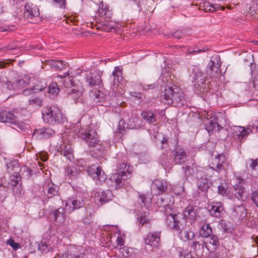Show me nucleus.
Wrapping results in <instances>:
<instances>
[{"label": "nucleus", "instance_id": "obj_55", "mask_svg": "<svg viewBox=\"0 0 258 258\" xmlns=\"http://www.w3.org/2000/svg\"><path fill=\"white\" fill-rule=\"evenodd\" d=\"M69 255L70 258H88L85 253H79L73 251V253H70Z\"/></svg>", "mask_w": 258, "mask_h": 258}, {"label": "nucleus", "instance_id": "obj_41", "mask_svg": "<svg viewBox=\"0 0 258 258\" xmlns=\"http://www.w3.org/2000/svg\"><path fill=\"white\" fill-rule=\"evenodd\" d=\"M110 18L105 19V21L103 22L102 29L107 32L115 30L116 24L114 21L110 20Z\"/></svg>", "mask_w": 258, "mask_h": 258}, {"label": "nucleus", "instance_id": "obj_30", "mask_svg": "<svg viewBox=\"0 0 258 258\" xmlns=\"http://www.w3.org/2000/svg\"><path fill=\"white\" fill-rule=\"evenodd\" d=\"M217 118L215 117H211L208 119L205 123L206 129L210 134L213 131H219L222 128L217 122Z\"/></svg>", "mask_w": 258, "mask_h": 258}, {"label": "nucleus", "instance_id": "obj_3", "mask_svg": "<svg viewBox=\"0 0 258 258\" xmlns=\"http://www.w3.org/2000/svg\"><path fill=\"white\" fill-rule=\"evenodd\" d=\"M81 138L85 140L90 147V152L92 156L98 158L104 154L105 148L99 143L98 135L95 131L90 130L88 132L82 134Z\"/></svg>", "mask_w": 258, "mask_h": 258}, {"label": "nucleus", "instance_id": "obj_36", "mask_svg": "<svg viewBox=\"0 0 258 258\" xmlns=\"http://www.w3.org/2000/svg\"><path fill=\"white\" fill-rule=\"evenodd\" d=\"M65 172L69 178L75 179L80 175L81 170L74 166H67L65 168Z\"/></svg>", "mask_w": 258, "mask_h": 258}, {"label": "nucleus", "instance_id": "obj_64", "mask_svg": "<svg viewBox=\"0 0 258 258\" xmlns=\"http://www.w3.org/2000/svg\"><path fill=\"white\" fill-rule=\"evenodd\" d=\"M61 154H62L64 157L67 158V159L71 160V157L72 156V152L71 151L69 150H64L61 152Z\"/></svg>", "mask_w": 258, "mask_h": 258}, {"label": "nucleus", "instance_id": "obj_23", "mask_svg": "<svg viewBox=\"0 0 258 258\" xmlns=\"http://www.w3.org/2000/svg\"><path fill=\"white\" fill-rule=\"evenodd\" d=\"M67 97L77 103V100L83 95V90L81 86L77 85L72 88H69L67 90Z\"/></svg>", "mask_w": 258, "mask_h": 258}, {"label": "nucleus", "instance_id": "obj_63", "mask_svg": "<svg viewBox=\"0 0 258 258\" xmlns=\"http://www.w3.org/2000/svg\"><path fill=\"white\" fill-rule=\"evenodd\" d=\"M252 83L253 88L258 91V73L253 77Z\"/></svg>", "mask_w": 258, "mask_h": 258}, {"label": "nucleus", "instance_id": "obj_57", "mask_svg": "<svg viewBox=\"0 0 258 258\" xmlns=\"http://www.w3.org/2000/svg\"><path fill=\"white\" fill-rule=\"evenodd\" d=\"M141 87L144 90L147 91L148 90H153L158 88V85L157 83H154L149 85L141 84Z\"/></svg>", "mask_w": 258, "mask_h": 258}, {"label": "nucleus", "instance_id": "obj_49", "mask_svg": "<svg viewBox=\"0 0 258 258\" xmlns=\"http://www.w3.org/2000/svg\"><path fill=\"white\" fill-rule=\"evenodd\" d=\"M171 77V75L166 70H162L161 72V80L163 83H170V81L172 80Z\"/></svg>", "mask_w": 258, "mask_h": 258}, {"label": "nucleus", "instance_id": "obj_13", "mask_svg": "<svg viewBox=\"0 0 258 258\" xmlns=\"http://www.w3.org/2000/svg\"><path fill=\"white\" fill-rule=\"evenodd\" d=\"M252 133V129L248 127L235 126L232 128V134L234 137L240 142L245 140L247 136Z\"/></svg>", "mask_w": 258, "mask_h": 258}, {"label": "nucleus", "instance_id": "obj_21", "mask_svg": "<svg viewBox=\"0 0 258 258\" xmlns=\"http://www.w3.org/2000/svg\"><path fill=\"white\" fill-rule=\"evenodd\" d=\"M167 189V182L164 180L156 179L151 185V189L155 191V194H161L165 192Z\"/></svg>", "mask_w": 258, "mask_h": 258}, {"label": "nucleus", "instance_id": "obj_20", "mask_svg": "<svg viewBox=\"0 0 258 258\" xmlns=\"http://www.w3.org/2000/svg\"><path fill=\"white\" fill-rule=\"evenodd\" d=\"M9 185L12 187L13 192L16 194L20 193L21 181V177L18 172H15L10 176V182Z\"/></svg>", "mask_w": 258, "mask_h": 258}, {"label": "nucleus", "instance_id": "obj_59", "mask_svg": "<svg viewBox=\"0 0 258 258\" xmlns=\"http://www.w3.org/2000/svg\"><path fill=\"white\" fill-rule=\"evenodd\" d=\"M2 50L7 51V50H18L17 46L14 43L9 44L6 47H4L1 48Z\"/></svg>", "mask_w": 258, "mask_h": 258}, {"label": "nucleus", "instance_id": "obj_26", "mask_svg": "<svg viewBox=\"0 0 258 258\" xmlns=\"http://www.w3.org/2000/svg\"><path fill=\"white\" fill-rule=\"evenodd\" d=\"M206 243V248L210 251L215 250L219 245V241L217 236L211 235L204 238Z\"/></svg>", "mask_w": 258, "mask_h": 258}, {"label": "nucleus", "instance_id": "obj_28", "mask_svg": "<svg viewBox=\"0 0 258 258\" xmlns=\"http://www.w3.org/2000/svg\"><path fill=\"white\" fill-rule=\"evenodd\" d=\"M232 194L238 200L242 201H245L248 197L245 187L239 185H235L233 186Z\"/></svg>", "mask_w": 258, "mask_h": 258}, {"label": "nucleus", "instance_id": "obj_5", "mask_svg": "<svg viewBox=\"0 0 258 258\" xmlns=\"http://www.w3.org/2000/svg\"><path fill=\"white\" fill-rule=\"evenodd\" d=\"M192 74H194L192 82L194 84L195 90L199 92H207L208 90L207 75L201 72L199 68L194 66L192 68Z\"/></svg>", "mask_w": 258, "mask_h": 258}, {"label": "nucleus", "instance_id": "obj_37", "mask_svg": "<svg viewBox=\"0 0 258 258\" xmlns=\"http://www.w3.org/2000/svg\"><path fill=\"white\" fill-rule=\"evenodd\" d=\"M47 64L50 66L51 68H54L56 70H62L66 65V64L62 60H48Z\"/></svg>", "mask_w": 258, "mask_h": 258}, {"label": "nucleus", "instance_id": "obj_12", "mask_svg": "<svg viewBox=\"0 0 258 258\" xmlns=\"http://www.w3.org/2000/svg\"><path fill=\"white\" fill-rule=\"evenodd\" d=\"M161 233L160 231L149 232L144 238L145 244L152 247H157L160 242Z\"/></svg>", "mask_w": 258, "mask_h": 258}, {"label": "nucleus", "instance_id": "obj_39", "mask_svg": "<svg viewBox=\"0 0 258 258\" xmlns=\"http://www.w3.org/2000/svg\"><path fill=\"white\" fill-rule=\"evenodd\" d=\"M179 235L182 240L186 241L192 239L194 237V233L190 230L184 229L180 231Z\"/></svg>", "mask_w": 258, "mask_h": 258}, {"label": "nucleus", "instance_id": "obj_62", "mask_svg": "<svg viewBox=\"0 0 258 258\" xmlns=\"http://www.w3.org/2000/svg\"><path fill=\"white\" fill-rule=\"evenodd\" d=\"M15 83L17 86V90L24 87L27 84L26 81L23 79H18Z\"/></svg>", "mask_w": 258, "mask_h": 258}, {"label": "nucleus", "instance_id": "obj_2", "mask_svg": "<svg viewBox=\"0 0 258 258\" xmlns=\"http://www.w3.org/2000/svg\"><path fill=\"white\" fill-rule=\"evenodd\" d=\"M133 169L127 163L119 165L117 172L112 174L107 180L109 186L115 189L119 188L124 184L125 181L131 174Z\"/></svg>", "mask_w": 258, "mask_h": 258}, {"label": "nucleus", "instance_id": "obj_52", "mask_svg": "<svg viewBox=\"0 0 258 258\" xmlns=\"http://www.w3.org/2000/svg\"><path fill=\"white\" fill-rule=\"evenodd\" d=\"M91 96L93 98V99L97 102L100 101V99L103 98V93L101 92V91L99 90H95L94 92H92Z\"/></svg>", "mask_w": 258, "mask_h": 258}, {"label": "nucleus", "instance_id": "obj_27", "mask_svg": "<svg viewBox=\"0 0 258 258\" xmlns=\"http://www.w3.org/2000/svg\"><path fill=\"white\" fill-rule=\"evenodd\" d=\"M97 194V196L95 195V200L100 202L101 205L111 201L113 197L112 192L109 190L98 192Z\"/></svg>", "mask_w": 258, "mask_h": 258}, {"label": "nucleus", "instance_id": "obj_40", "mask_svg": "<svg viewBox=\"0 0 258 258\" xmlns=\"http://www.w3.org/2000/svg\"><path fill=\"white\" fill-rule=\"evenodd\" d=\"M212 232V228L209 224H205L201 227L200 230V234L201 237L203 238L207 237L211 235Z\"/></svg>", "mask_w": 258, "mask_h": 258}, {"label": "nucleus", "instance_id": "obj_32", "mask_svg": "<svg viewBox=\"0 0 258 258\" xmlns=\"http://www.w3.org/2000/svg\"><path fill=\"white\" fill-rule=\"evenodd\" d=\"M50 215L52 216L55 221L60 223H63L66 219L64 209L63 208H59L53 211L50 213Z\"/></svg>", "mask_w": 258, "mask_h": 258}, {"label": "nucleus", "instance_id": "obj_25", "mask_svg": "<svg viewBox=\"0 0 258 258\" xmlns=\"http://www.w3.org/2000/svg\"><path fill=\"white\" fill-rule=\"evenodd\" d=\"M198 208L196 206L188 205L184 210L183 218L185 220L189 219L195 221L197 219Z\"/></svg>", "mask_w": 258, "mask_h": 258}, {"label": "nucleus", "instance_id": "obj_16", "mask_svg": "<svg viewBox=\"0 0 258 258\" xmlns=\"http://www.w3.org/2000/svg\"><path fill=\"white\" fill-rule=\"evenodd\" d=\"M220 64L218 61V57L216 56L214 60H211L209 62L206 70L207 74L212 77H216L220 73Z\"/></svg>", "mask_w": 258, "mask_h": 258}, {"label": "nucleus", "instance_id": "obj_56", "mask_svg": "<svg viewBox=\"0 0 258 258\" xmlns=\"http://www.w3.org/2000/svg\"><path fill=\"white\" fill-rule=\"evenodd\" d=\"M29 104L40 107L42 106V100L39 98H34L29 100Z\"/></svg>", "mask_w": 258, "mask_h": 258}, {"label": "nucleus", "instance_id": "obj_1", "mask_svg": "<svg viewBox=\"0 0 258 258\" xmlns=\"http://www.w3.org/2000/svg\"><path fill=\"white\" fill-rule=\"evenodd\" d=\"M218 161L216 168L213 167H208L205 168H202L198 166L196 164H192L191 166L187 165L185 167H182V169L184 171V177L186 179L188 177H196L198 179L203 178V172H207L209 171L214 172H220L222 170H225V166L227 165V161L225 158V156L223 154H219L217 156L215 159Z\"/></svg>", "mask_w": 258, "mask_h": 258}, {"label": "nucleus", "instance_id": "obj_17", "mask_svg": "<svg viewBox=\"0 0 258 258\" xmlns=\"http://www.w3.org/2000/svg\"><path fill=\"white\" fill-rule=\"evenodd\" d=\"M191 247L194 249L198 256L203 255L204 248L206 247V243L204 239L200 236H198L192 241Z\"/></svg>", "mask_w": 258, "mask_h": 258}, {"label": "nucleus", "instance_id": "obj_35", "mask_svg": "<svg viewBox=\"0 0 258 258\" xmlns=\"http://www.w3.org/2000/svg\"><path fill=\"white\" fill-rule=\"evenodd\" d=\"M99 15L101 17H103L104 19L111 18V13L109 10V7L106 5H104L103 2H101L99 5L98 10Z\"/></svg>", "mask_w": 258, "mask_h": 258}, {"label": "nucleus", "instance_id": "obj_50", "mask_svg": "<svg viewBox=\"0 0 258 258\" xmlns=\"http://www.w3.org/2000/svg\"><path fill=\"white\" fill-rule=\"evenodd\" d=\"M170 160V158L167 156V154H162L161 155L160 157L159 162L163 166L164 168H167L168 166V163Z\"/></svg>", "mask_w": 258, "mask_h": 258}, {"label": "nucleus", "instance_id": "obj_58", "mask_svg": "<svg viewBox=\"0 0 258 258\" xmlns=\"http://www.w3.org/2000/svg\"><path fill=\"white\" fill-rule=\"evenodd\" d=\"M18 165L17 161H13L10 163L6 164L7 170L8 172H10L13 170V168L16 167V166Z\"/></svg>", "mask_w": 258, "mask_h": 258}, {"label": "nucleus", "instance_id": "obj_6", "mask_svg": "<svg viewBox=\"0 0 258 258\" xmlns=\"http://www.w3.org/2000/svg\"><path fill=\"white\" fill-rule=\"evenodd\" d=\"M144 125L140 118L132 117L126 119L125 117L120 120L117 127V131L115 134L117 136L123 135L125 134V129L139 128Z\"/></svg>", "mask_w": 258, "mask_h": 258}, {"label": "nucleus", "instance_id": "obj_29", "mask_svg": "<svg viewBox=\"0 0 258 258\" xmlns=\"http://www.w3.org/2000/svg\"><path fill=\"white\" fill-rule=\"evenodd\" d=\"M39 12L36 6L26 4L24 6V16L28 19H31L38 16Z\"/></svg>", "mask_w": 258, "mask_h": 258}, {"label": "nucleus", "instance_id": "obj_43", "mask_svg": "<svg viewBox=\"0 0 258 258\" xmlns=\"http://www.w3.org/2000/svg\"><path fill=\"white\" fill-rule=\"evenodd\" d=\"M46 88V85H42L40 86L39 85H36L33 86V87L30 89H25L23 91V94L24 95H28L32 93H35L37 92L42 91L44 89Z\"/></svg>", "mask_w": 258, "mask_h": 258}, {"label": "nucleus", "instance_id": "obj_46", "mask_svg": "<svg viewBox=\"0 0 258 258\" xmlns=\"http://www.w3.org/2000/svg\"><path fill=\"white\" fill-rule=\"evenodd\" d=\"M235 215L239 217H244L246 215L245 208L243 206H236L233 209Z\"/></svg>", "mask_w": 258, "mask_h": 258}, {"label": "nucleus", "instance_id": "obj_14", "mask_svg": "<svg viewBox=\"0 0 258 258\" xmlns=\"http://www.w3.org/2000/svg\"><path fill=\"white\" fill-rule=\"evenodd\" d=\"M172 161L175 164H182L186 161L187 154L183 148L177 147L172 151Z\"/></svg>", "mask_w": 258, "mask_h": 258}, {"label": "nucleus", "instance_id": "obj_10", "mask_svg": "<svg viewBox=\"0 0 258 258\" xmlns=\"http://www.w3.org/2000/svg\"><path fill=\"white\" fill-rule=\"evenodd\" d=\"M43 192L48 199L56 198L59 201L60 200L58 194V187L50 181L45 182L43 185Z\"/></svg>", "mask_w": 258, "mask_h": 258}, {"label": "nucleus", "instance_id": "obj_33", "mask_svg": "<svg viewBox=\"0 0 258 258\" xmlns=\"http://www.w3.org/2000/svg\"><path fill=\"white\" fill-rule=\"evenodd\" d=\"M141 116L146 121L150 124H156V115L152 111L145 110L142 112Z\"/></svg>", "mask_w": 258, "mask_h": 258}, {"label": "nucleus", "instance_id": "obj_61", "mask_svg": "<svg viewBox=\"0 0 258 258\" xmlns=\"http://www.w3.org/2000/svg\"><path fill=\"white\" fill-rule=\"evenodd\" d=\"M251 200L255 206L258 208V189L251 194Z\"/></svg>", "mask_w": 258, "mask_h": 258}, {"label": "nucleus", "instance_id": "obj_18", "mask_svg": "<svg viewBox=\"0 0 258 258\" xmlns=\"http://www.w3.org/2000/svg\"><path fill=\"white\" fill-rule=\"evenodd\" d=\"M122 73L120 70L117 67H115L114 71L112 72V76L110 77L111 80L112 90L116 92L117 91L118 87L119 85V82L122 80Z\"/></svg>", "mask_w": 258, "mask_h": 258}, {"label": "nucleus", "instance_id": "obj_34", "mask_svg": "<svg viewBox=\"0 0 258 258\" xmlns=\"http://www.w3.org/2000/svg\"><path fill=\"white\" fill-rule=\"evenodd\" d=\"M69 76V73L67 72L64 73L63 76H59L60 78L64 79L62 81L63 86L64 87L68 88V89L72 88L77 85H76L75 82L74 81L73 78Z\"/></svg>", "mask_w": 258, "mask_h": 258}, {"label": "nucleus", "instance_id": "obj_31", "mask_svg": "<svg viewBox=\"0 0 258 258\" xmlns=\"http://www.w3.org/2000/svg\"><path fill=\"white\" fill-rule=\"evenodd\" d=\"M210 215L216 218H220L224 212V208L221 203H216L209 210Z\"/></svg>", "mask_w": 258, "mask_h": 258}, {"label": "nucleus", "instance_id": "obj_38", "mask_svg": "<svg viewBox=\"0 0 258 258\" xmlns=\"http://www.w3.org/2000/svg\"><path fill=\"white\" fill-rule=\"evenodd\" d=\"M138 221L140 226H150V220L148 218L146 213H141L138 216Z\"/></svg>", "mask_w": 258, "mask_h": 258}, {"label": "nucleus", "instance_id": "obj_4", "mask_svg": "<svg viewBox=\"0 0 258 258\" xmlns=\"http://www.w3.org/2000/svg\"><path fill=\"white\" fill-rule=\"evenodd\" d=\"M42 117L44 121L50 124L62 123L67 120L59 108L54 106L46 107L42 111Z\"/></svg>", "mask_w": 258, "mask_h": 258}, {"label": "nucleus", "instance_id": "obj_22", "mask_svg": "<svg viewBox=\"0 0 258 258\" xmlns=\"http://www.w3.org/2000/svg\"><path fill=\"white\" fill-rule=\"evenodd\" d=\"M175 86L172 87L166 86L164 90L162 92L161 95V99L162 101L168 104H171L172 103V98L174 95L173 91L175 90Z\"/></svg>", "mask_w": 258, "mask_h": 258}, {"label": "nucleus", "instance_id": "obj_47", "mask_svg": "<svg viewBox=\"0 0 258 258\" xmlns=\"http://www.w3.org/2000/svg\"><path fill=\"white\" fill-rule=\"evenodd\" d=\"M48 92L52 95H56L59 92V88L56 82H52L49 85L48 89Z\"/></svg>", "mask_w": 258, "mask_h": 258}, {"label": "nucleus", "instance_id": "obj_48", "mask_svg": "<svg viewBox=\"0 0 258 258\" xmlns=\"http://www.w3.org/2000/svg\"><path fill=\"white\" fill-rule=\"evenodd\" d=\"M38 249L43 253H47L52 250L51 246L45 242H41L38 244Z\"/></svg>", "mask_w": 258, "mask_h": 258}, {"label": "nucleus", "instance_id": "obj_54", "mask_svg": "<svg viewBox=\"0 0 258 258\" xmlns=\"http://www.w3.org/2000/svg\"><path fill=\"white\" fill-rule=\"evenodd\" d=\"M156 204L157 206L159 207H163L165 209L168 208L169 211H171V210L168 207V205L167 204V202H165L164 199L162 198H160L157 200Z\"/></svg>", "mask_w": 258, "mask_h": 258}, {"label": "nucleus", "instance_id": "obj_51", "mask_svg": "<svg viewBox=\"0 0 258 258\" xmlns=\"http://www.w3.org/2000/svg\"><path fill=\"white\" fill-rule=\"evenodd\" d=\"M3 87L7 88L9 90H17V86L15 82H12L11 81H7L3 82Z\"/></svg>", "mask_w": 258, "mask_h": 258}, {"label": "nucleus", "instance_id": "obj_8", "mask_svg": "<svg viewBox=\"0 0 258 258\" xmlns=\"http://www.w3.org/2000/svg\"><path fill=\"white\" fill-rule=\"evenodd\" d=\"M85 205V201L81 196H75L68 198L66 202V210L71 213L80 209Z\"/></svg>", "mask_w": 258, "mask_h": 258}, {"label": "nucleus", "instance_id": "obj_45", "mask_svg": "<svg viewBox=\"0 0 258 258\" xmlns=\"http://www.w3.org/2000/svg\"><path fill=\"white\" fill-rule=\"evenodd\" d=\"M204 7V10L206 12H214L215 11H217L219 9H221L223 11L225 10V7L223 6H221L218 4L211 5L209 3L205 4Z\"/></svg>", "mask_w": 258, "mask_h": 258}, {"label": "nucleus", "instance_id": "obj_9", "mask_svg": "<svg viewBox=\"0 0 258 258\" xmlns=\"http://www.w3.org/2000/svg\"><path fill=\"white\" fill-rule=\"evenodd\" d=\"M168 208L165 210V214L166 215L165 223L166 225L169 228L173 230H179V218L180 217L179 214H175L169 212Z\"/></svg>", "mask_w": 258, "mask_h": 258}, {"label": "nucleus", "instance_id": "obj_11", "mask_svg": "<svg viewBox=\"0 0 258 258\" xmlns=\"http://www.w3.org/2000/svg\"><path fill=\"white\" fill-rule=\"evenodd\" d=\"M0 122L14 124L20 130L24 128L23 125L18 123L16 117L6 110L0 111Z\"/></svg>", "mask_w": 258, "mask_h": 258}, {"label": "nucleus", "instance_id": "obj_19", "mask_svg": "<svg viewBox=\"0 0 258 258\" xmlns=\"http://www.w3.org/2000/svg\"><path fill=\"white\" fill-rule=\"evenodd\" d=\"M102 72L95 71L89 73L87 76V81L91 87L100 85L102 83Z\"/></svg>", "mask_w": 258, "mask_h": 258}, {"label": "nucleus", "instance_id": "obj_24", "mask_svg": "<svg viewBox=\"0 0 258 258\" xmlns=\"http://www.w3.org/2000/svg\"><path fill=\"white\" fill-rule=\"evenodd\" d=\"M54 133V131L49 127H42L35 129L33 132V136L37 139H43L50 137Z\"/></svg>", "mask_w": 258, "mask_h": 258}, {"label": "nucleus", "instance_id": "obj_44", "mask_svg": "<svg viewBox=\"0 0 258 258\" xmlns=\"http://www.w3.org/2000/svg\"><path fill=\"white\" fill-rule=\"evenodd\" d=\"M246 167L248 170H250L251 171L257 170L258 168V159L247 160L246 162Z\"/></svg>", "mask_w": 258, "mask_h": 258}, {"label": "nucleus", "instance_id": "obj_7", "mask_svg": "<svg viewBox=\"0 0 258 258\" xmlns=\"http://www.w3.org/2000/svg\"><path fill=\"white\" fill-rule=\"evenodd\" d=\"M87 172L98 184H101L105 181L106 175L100 167L93 164L88 167Z\"/></svg>", "mask_w": 258, "mask_h": 258}, {"label": "nucleus", "instance_id": "obj_60", "mask_svg": "<svg viewBox=\"0 0 258 258\" xmlns=\"http://www.w3.org/2000/svg\"><path fill=\"white\" fill-rule=\"evenodd\" d=\"M53 2L56 7L60 8H65L66 0H53Z\"/></svg>", "mask_w": 258, "mask_h": 258}, {"label": "nucleus", "instance_id": "obj_53", "mask_svg": "<svg viewBox=\"0 0 258 258\" xmlns=\"http://www.w3.org/2000/svg\"><path fill=\"white\" fill-rule=\"evenodd\" d=\"M170 35L175 38L181 39L183 38L186 35V34L184 30L182 31L177 30L171 33Z\"/></svg>", "mask_w": 258, "mask_h": 258}, {"label": "nucleus", "instance_id": "obj_42", "mask_svg": "<svg viewBox=\"0 0 258 258\" xmlns=\"http://www.w3.org/2000/svg\"><path fill=\"white\" fill-rule=\"evenodd\" d=\"M218 193L223 197H228L229 198L230 197V189L228 187L226 183H222L218 187Z\"/></svg>", "mask_w": 258, "mask_h": 258}, {"label": "nucleus", "instance_id": "obj_15", "mask_svg": "<svg viewBox=\"0 0 258 258\" xmlns=\"http://www.w3.org/2000/svg\"><path fill=\"white\" fill-rule=\"evenodd\" d=\"M174 95L172 98V103L174 106L181 107L185 102L184 94L182 90L177 86H175Z\"/></svg>", "mask_w": 258, "mask_h": 258}]
</instances>
